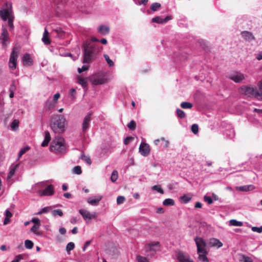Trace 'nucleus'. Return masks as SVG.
<instances>
[{"mask_svg": "<svg viewBox=\"0 0 262 262\" xmlns=\"http://www.w3.org/2000/svg\"><path fill=\"white\" fill-rule=\"evenodd\" d=\"M25 245L27 249H31L33 248L34 244L31 241L27 239L25 242Z\"/></svg>", "mask_w": 262, "mask_h": 262, "instance_id": "a19ab883", "label": "nucleus"}, {"mask_svg": "<svg viewBox=\"0 0 262 262\" xmlns=\"http://www.w3.org/2000/svg\"><path fill=\"white\" fill-rule=\"evenodd\" d=\"M136 259L138 262H149L146 257L140 255H138Z\"/></svg>", "mask_w": 262, "mask_h": 262, "instance_id": "864d4df0", "label": "nucleus"}, {"mask_svg": "<svg viewBox=\"0 0 262 262\" xmlns=\"http://www.w3.org/2000/svg\"><path fill=\"white\" fill-rule=\"evenodd\" d=\"M98 31L100 34L105 35L109 33L110 29L106 26L101 25L98 28Z\"/></svg>", "mask_w": 262, "mask_h": 262, "instance_id": "c85d7f7f", "label": "nucleus"}, {"mask_svg": "<svg viewBox=\"0 0 262 262\" xmlns=\"http://www.w3.org/2000/svg\"><path fill=\"white\" fill-rule=\"evenodd\" d=\"M50 150L55 154H63L66 152V146L64 139L60 136H56L52 141L50 147Z\"/></svg>", "mask_w": 262, "mask_h": 262, "instance_id": "39448f33", "label": "nucleus"}, {"mask_svg": "<svg viewBox=\"0 0 262 262\" xmlns=\"http://www.w3.org/2000/svg\"><path fill=\"white\" fill-rule=\"evenodd\" d=\"M66 122L63 116H54L52 118L50 127L54 133L61 134L65 131Z\"/></svg>", "mask_w": 262, "mask_h": 262, "instance_id": "20e7f679", "label": "nucleus"}, {"mask_svg": "<svg viewBox=\"0 0 262 262\" xmlns=\"http://www.w3.org/2000/svg\"><path fill=\"white\" fill-rule=\"evenodd\" d=\"M88 81H90L92 85H97L106 83L107 82V79L103 73L95 74L89 78H83V89H84L87 86Z\"/></svg>", "mask_w": 262, "mask_h": 262, "instance_id": "423d86ee", "label": "nucleus"}, {"mask_svg": "<svg viewBox=\"0 0 262 262\" xmlns=\"http://www.w3.org/2000/svg\"><path fill=\"white\" fill-rule=\"evenodd\" d=\"M39 192L41 196L52 195L54 193V186L53 185H49L45 189L40 190Z\"/></svg>", "mask_w": 262, "mask_h": 262, "instance_id": "4468645a", "label": "nucleus"}, {"mask_svg": "<svg viewBox=\"0 0 262 262\" xmlns=\"http://www.w3.org/2000/svg\"><path fill=\"white\" fill-rule=\"evenodd\" d=\"M52 214L54 217L56 216L57 215L62 216L63 215V212L60 209H56L52 211Z\"/></svg>", "mask_w": 262, "mask_h": 262, "instance_id": "37998d69", "label": "nucleus"}, {"mask_svg": "<svg viewBox=\"0 0 262 262\" xmlns=\"http://www.w3.org/2000/svg\"><path fill=\"white\" fill-rule=\"evenodd\" d=\"M5 217L11 218L12 216V214L11 212L8 209H7L5 212Z\"/></svg>", "mask_w": 262, "mask_h": 262, "instance_id": "774afa93", "label": "nucleus"}, {"mask_svg": "<svg viewBox=\"0 0 262 262\" xmlns=\"http://www.w3.org/2000/svg\"><path fill=\"white\" fill-rule=\"evenodd\" d=\"M73 172L74 173H76V174H80L81 173V166H75L73 168Z\"/></svg>", "mask_w": 262, "mask_h": 262, "instance_id": "4d7b16f0", "label": "nucleus"}, {"mask_svg": "<svg viewBox=\"0 0 262 262\" xmlns=\"http://www.w3.org/2000/svg\"><path fill=\"white\" fill-rule=\"evenodd\" d=\"M194 241L197 247V253L199 255V259L203 262H208V259L206 255L208 253L207 249V243L206 241L200 237H196Z\"/></svg>", "mask_w": 262, "mask_h": 262, "instance_id": "7ed1b4c3", "label": "nucleus"}, {"mask_svg": "<svg viewBox=\"0 0 262 262\" xmlns=\"http://www.w3.org/2000/svg\"><path fill=\"white\" fill-rule=\"evenodd\" d=\"M241 35L244 38V39L247 41H251L252 40H255V38L253 34L247 31H242L241 32Z\"/></svg>", "mask_w": 262, "mask_h": 262, "instance_id": "dca6fc26", "label": "nucleus"}, {"mask_svg": "<svg viewBox=\"0 0 262 262\" xmlns=\"http://www.w3.org/2000/svg\"><path fill=\"white\" fill-rule=\"evenodd\" d=\"M75 247L74 243L73 242L69 243L66 246V250L69 252L74 249Z\"/></svg>", "mask_w": 262, "mask_h": 262, "instance_id": "3c124183", "label": "nucleus"}, {"mask_svg": "<svg viewBox=\"0 0 262 262\" xmlns=\"http://www.w3.org/2000/svg\"><path fill=\"white\" fill-rule=\"evenodd\" d=\"M23 258L24 255L23 254H19L15 256V258L12 260V262H19Z\"/></svg>", "mask_w": 262, "mask_h": 262, "instance_id": "13d9d810", "label": "nucleus"}, {"mask_svg": "<svg viewBox=\"0 0 262 262\" xmlns=\"http://www.w3.org/2000/svg\"><path fill=\"white\" fill-rule=\"evenodd\" d=\"M17 57V52H16L14 49H13L11 53L9 61V67L10 69L12 70H14L16 69Z\"/></svg>", "mask_w": 262, "mask_h": 262, "instance_id": "0eeeda50", "label": "nucleus"}, {"mask_svg": "<svg viewBox=\"0 0 262 262\" xmlns=\"http://www.w3.org/2000/svg\"><path fill=\"white\" fill-rule=\"evenodd\" d=\"M11 128L13 130H16L19 126V121L17 119H14L10 125Z\"/></svg>", "mask_w": 262, "mask_h": 262, "instance_id": "72a5a7b5", "label": "nucleus"}, {"mask_svg": "<svg viewBox=\"0 0 262 262\" xmlns=\"http://www.w3.org/2000/svg\"><path fill=\"white\" fill-rule=\"evenodd\" d=\"M127 127L131 130H134L136 128V124L135 121L131 120L127 124Z\"/></svg>", "mask_w": 262, "mask_h": 262, "instance_id": "09e8293b", "label": "nucleus"}, {"mask_svg": "<svg viewBox=\"0 0 262 262\" xmlns=\"http://www.w3.org/2000/svg\"><path fill=\"white\" fill-rule=\"evenodd\" d=\"M52 35L59 39H62L64 37L65 32L60 28H57L53 30Z\"/></svg>", "mask_w": 262, "mask_h": 262, "instance_id": "2eb2a0df", "label": "nucleus"}, {"mask_svg": "<svg viewBox=\"0 0 262 262\" xmlns=\"http://www.w3.org/2000/svg\"><path fill=\"white\" fill-rule=\"evenodd\" d=\"M9 36V33L8 30L6 27L3 26L2 27V33L1 36H0V39L2 41V42L3 45H6V42L8 41V37Z\"/></svg>", "mask_w": 262, "mask_h": 262, "instance_id": "a211bd4d", "label": "nucleus"}, {"mask_svg": "<svg viewBox=\"0 0 262 262\" xmlns=\"http://www.w3.org/2000/svg\"><path fill=\"white\" fill-rule=\"evenodd\" d=\"M248 119L255 125H257L258 122L262 121V116H248Z\"/></svg>", "mask_w": 262, "mask_h": 262, "instance_id": "a878e982", "label": "nucleus"}, {"mask_svg": "<svg viewBox=\"0 0 262 262\" xmlns=\"http://www.w3.org/2000/svg\"><path fill=\"white\" fill-rule=\"evenodd\" d=\"M30 222L34 223L35 225H40V221L38 218H36V217L33 218Z\"/></svg>", "mask_w": 262, "mask_h": 262, "instance_id": "69168bd1", "label": "nucleus"}, {"mask_svg": "<svg viewBox=\"0 0 262 262\" xmlns=\"http://www.w3.org/2000/svg\"><path fill=\"white\" fill-rule=\"evenodd\" d=\"M224 133L226 136L230 139H232L235 136V132L232 128V127L230 125L229 126L228 129H227L225 130Z\"/></svg>", "mask_w": 262, "mask_h": 262, "instance_id": "bb28decb", "label": "nucleus"}, {"mask_svg": "<svg viewBox=\"0 0 262 262\" xmlns=\"http://www.w3.org/2000/svg\"><path fill=\"white\" fill-rule=\"evenodd\" d=\"M176 253L177 259L180 262H194L188 254H185L181 251H177Z\"/></svg>", "mask_w": 262, "mask_h": 262, "instance_id": "9d476101", "label": "nucleus"}, {"mask_svg": "<svg viewBox=\"0 0 262 262\" xmlns=\"http://www.w3.org/2000/svg\"><path fill=\"white\" fill-rule=\"evenodd\" d=\"M59 97H60V94L57 93L53 96V99H51V101H53V102H54L56 104L57 101L58 99L59 98Z\"/></svg>", "mask_w": 262, "mask_h": 262, "instance_id": "0e129e2a", "label": "nucleus"}, {"mask_svg": "<svg viewBox=\"0 0 262 262\" xmlns=\"http://www.w3.org/2000/svg\"><path fill=\"white\" fill-rule=\"evenodd\" d=\"M161 7V4L159 3H154L151 4L150 9L153 11H157L159 8Z\"/></svg>", "mask_w": 262, "mask_h": 262, "instance_id": "49530a36", "label": "nucleus"}, {"mask_svg": "<svg viewBox=\"0 0 262 262\" xmlns=\"http://www.w3.org/2000/svg\"><path fill=\"white\" fill-rule=\"evenodd\" d=\"M77 70L79 75L76 74L74 76V80L76 83L82 85V75H81L82 74V68H78Z\"/></svg>", "mask_w": 262, "mask_h": 262, "instance_id": "b1692460", "label": "nucleus"}, {"mask_svg": "<svg viewBox=\"0 0 262 262\" xmlns=\"http://www.w3.org/2000/svg\"><path fill=\"white\" fill-rule=\"evenodd\" d=\"M118 179V172L117 170H113L111 176V180L112 182H115Z\"/></svg>", "mask_w": 262, "mask_h": 262, "instance_id": "79ce46f5", "label": "nucleus"}, {"mask_svg": "<svg viewBox=\"0 0 262 262\" xmlns=\"http://www.w3.org/2000/svg\"><path fill=\"white\" fill-rule=\"evenodd\" d=\"M30 149V147L29 146H26L21 149L19 151V153L18 154V160L24 154H25L27 151H28Z\"/></svg>", "mask_w": 262, "mask_h": 262, "instance_id": "e433bc0d", "label": "nucleus"}, {"mask_svg": "<svg viewBox=\"0 0 262 262\" xmlns=\"http://www.w3.org/2000/svg\"><path fill=\"white\" fill-rule=\"evenodd\" d=\"M204 200L209 204H211L213 203V199L210 196L205 195L204 197Z\"/></svg>", "mask_w": 262, "mask_h": 262, "instance_id": "052dcab7", "label": "nucleus"}, {"mask_svg": "<svg viewBox=\"0 0 262 262\" xmlns=\"http://www.w3.org/2000/svg\"><path fill=\"white\" fill-rule=\"evenodd\" d=\"M97 217V214L95 212L90 213L86 210H83V218L86 221L87 223Z\"/></svg>", "mask_w": 262, "mask_h": 262, "instance_id": "f3484780", "label": "nucleus"}, {"mask_svg": "<svg viewBox=\"0 0 262 262\" xmlns=\"http://www.w3.org/2000/svg\"><path fill=\"white\" fill-rule=\"evenodd\" d=\"M104 57L110 67H112L114 66V62L111 59H110L108 55L104 54Z\"/></svg>", "mask_w": 262, "mask_h": 262, "instance_id": "8fccbe9b", "label": "nucleus"}, {"mask_svg": "<svg viewBox=\"0 0 262 262\" xmlns=\"http://www.w3.org/2000/svg\"><path fill=\"white\" fill-rule=\"evenodd\" d=\"M255 187L253 185H244L239 186L237 188V189L243 192H247L253 190Z\"/></svg>", "mask_w": 262, "mask_h": 262, "instance_id": "cd10ccee", "label": "nucleus"}, {"mask_svg": "<svg viewBox=\"0 0 262 262\" xmlns=\"http://www.w3.org/2000/svg\"><path fill=\"white\" fill-rule=\"evenodd\" d=\"M95 41H99V40L93 37L91 40H87L83 43V48L84 50L83 63L90 64L95 58V50L96 47V45L94 43ZM89 67V64L83 65V72L87 71Z\"/></svg>", "mask_w": 262, "mask_h": 262, "instance_id": "f257e3e1", "label": "nucleus"}, {"mask_svg": "<svg viewBox=\"0 0 262 262\" xmlns=\"http://www.w3.org/2000/svg\"><path fill=\"white\" fill-rule=\"evenodd\" d=\"M22 60L25 66H31L33 63V60L28 53H25L23 55Z\"/></svg>", "mask_w": 262, "mask_h": 262, "instance_id": "5701e85b", "label": "nucleus"}, {"mask_svg": "<svg viewBox=\"0 0 262 262\" xmlns=\"http://www.w3.org/2000/svg\"><path fill=\"white\" fill-rule=\"evenodd\" d=\"M181 107L182 108H191L192 107V104L188 102H183L181 104Z\"/></svg>", "mask_w": 262, "mask_h": 262, "instance_id": "58836bf2", "label": "nucleus"}, {"mask_svg": "<svg viewBox=\"0 0 262 262\" xmlns=\"http://www.w3.org/2000/svg\"><path fill=\"white\" fill-rule=\"evenodd\" d=\"M40 226L39 225H34L31 228L30 231L37 235H40V233L37 232V230L39 229Z\"/></svg>", "mask_w": 262, "mask_h": 262, "instance_id": "ea45409f", "label": "nucleus"}, {"mask_svg": "<svg viewBox=\"0 0 262 262\" xmlns=\"http://www.w3.org/2000/svg\"><path fill=\"white\" fill-rule=\"evenodd\" d=\"M42 40L46 45H49L50 43V40L48 36L43 35Z\"/></svg>", "mask_w": 262, "mask_h": 262, "instance_id": "bf43d9fd", "label": "nucleus"}, {"mask_svg": "<svg viewBox=\"0 0 262 262\" xmlns=\"http://www.w3.org/2000/svg\"><path fill=\"white\" fill-rule=\"evenodd\" d=\"M209 245L210 247H216L217 248L223 246L222 243L219 239L215 238H212L210 239Z\"/></svg>", "mask_w": 262, "mask_h": 262, "instance_id": "4be33fe9", "label": "nucleus"}, {"mask_svg": "<svg viewBox=\"0 0 262 262\" xmlns=\"http://www.w3.org/2000/svg\"><path fill=\"white\" fill-rule=\"evenodd\" d=\"M191 198L187 195H184L181 196V198H180L181 201L185 204L187 203L188 202H189L191 200Z\"/></svg>", "mask_w": 262, "mask_h": 262, "instance_id": "a18cd8bd", "label": "nucleus"}, {"mask_svg": "<svg viewBox=\"0 0 262 262\" xmlns=\"http://www.w3.org/2000/svg\"><path fill=\"white\" fill-rule=\"evenodd\" d=\"M152 190H155L161 194L164 193V190L159 185H154L151 187Z\"/></svg>", "mask_w": 262, "mask_h": 262, "instance_id": "c9c22d12", "label": "nucleus"}, {"mask_svg": "<svg viewBox=\"0 0 262 262\" xmlns=\"http://www.w3.org/2000/svg\"><path fill=\"white\" fill-rule=\"evenodd\" d=\"M159 242H154L147 244L145 247L146 252L147 253H149V254H147V256L151 257L154 255H155L157 251V250L155 248V247L159 246Z\"/></svg>", "mask_w": 262, "mask_h": 262, "instance_id": "6e6552de", "label": "nucleus"}, {"mask_svg": "<svg viewBox=\"0 0 262 262\" xmlns=\"http://www.w3.org/2000/svg\"><path fill=\"white\" fill-rule=\"evenodd\" d=\"M56 103L53 101H51V98H49L45 103L43 105V110L48 113H51L53 112V111L55 109Z\"/></svg>", "mask_w": 262, "mask_h": 262, "instance_id": "9b49d317", "label": "nucleus"}, {"mask_svg": "<svg viewBox=\"0 0 262 262\" xmlns=\"http://www.w3.org/2000/svg\"><path fill=\"white\" fill-rule=\"evenodd\" d=\"M76 89L77 88H73L70 89V90L69 92V97L72 100H75L76 98V95H77Z\"/></svg>", "mask_w": 262, "mask_h": 262, "instance_id": "c756f323", "label": "nucleus"}, {"mask_svg": "<svg viewBox=\"0 0 262 262\" xmlns=\"http://www.w3.org/2000/svg\"><path fill=\"white\" fill-rule=\"evenodd\" d=\"M252 231L257 233H261L262 232V226H260V227H252Z\"/></svg>", "mask_w": 262, "mask_h": 262, "instance_id": "680f3d73", "label": "nucleus"}, {"mask_svg": "<svg viewBox=\"0 0 262 262\" xmlns=\"http://www.w3.org/2000/svg\"><path fill=\"white\" fill-rule=\"evenodd\" d=\"M91 116H85L83 120V132L89 127V122L91 120ZM85 135L83 133V144L84 143Z\"/></svg>", "mask_w": 262, "mask_h": 262, "instance_id": "412c9836", "label": "nucleus"}, {"mask_svg": "<svg viewBox=\"0 0 262 262\" xmlns=\"http://www.w3.org/2000/svg\"><path fill=\"white\" fill-rule=\"evenodd\" d=\"M229 78L234 82L238 83L245 79V76L241 73L235 72L230 74Z\"/></svg>", "mask_w": 262, "mask_h": 262, "instance_id": "f8f14e48", "label": "nucleus"}, {"mask_svg": "<svg viewBox=\"0 0 262 262\" xmlns=\"http://www.w3.org/2000/svg\"><path fill=\"white\" fill-rule=\"evenodd\" d=\"M0 18L4 21H8L10 31L14 29L13 21L14 16L12 10V3L6 2L0 10Z\"/></svg>", "mask_w": 262, "mask_h": 262, "instance_id": "f03ea898", "label": "nucleus"}, {"mask_svg": "<svg viewBox=\"0 0 262 262\" xmlns=\"http://www.w3.org/2000/svg\"><path fill=\"white\" fill-rule=\"evenodd\" d=\"M102 198L101 196H92L87 199V202L92 206H97Z\"/></svg>", "mask_w": 262, "mask_h": 262, "instance_id": "6ab92c4d", "label": "nucleus"}, {"mask_svg": "<svg viewBox=\"0 0 262 262\" xmlns=\"http://www.w3.org/2000/svg\"><path fill=\"white\" fill-rule=\"evenodd\" d=\"M51 140L50 134L48 130L45 132V139L41 145L42 147L47 146Z\"/></svg>", "mask_w": 262, "mask_h": 262, "instance_id": "393cba45", "label": "nucleus"}, {"mask_svg": "<svg viewBox=\"0 0 262 262\" xmlns=\"http://www.w3.org/2000/svg\"><path fill=\"white\" fill-rule=\"evenodd\" d=\"M229 225L233 226H242L243 223L242 222L238 221L236 220H231L229 221Z\"/></svg>", "mask_w": 262, "mask_h": 262, "instance_id": "7c9ffc66", "label": "nucleus"}, {"mask_svg": "<svg viewBox=\"0 0 262 262\" xmlns=\"http://www.w3.org/2000/svg\"><path fill=\"white\" fill-rule=\"evenodd\" d=\"M16 90V85L15 84V81L13 80L10 85L9 91L12 92H15Z\"/></svg>", "mask_w": 262, "mask_h": 262, "instance_id": "de8ad7c7", "label": "nucleus"}, {"mask_svg": "<svg viewBox=\"0 0 262 262\" xmlns=\"http://www.w3.org/2000/svg\"><path fill=\"white\" fill-rule=\"evenodd\" d=\"M125 200V198L123 196H118L117 198V203L118 205H120L124 203Z\"/></svg>", "mask_w": 262, "mask_h": 262, "instance_id": "6e6d98bb", "label": "nucleus"}, {"mask_svg": "<svg viewBox=\"0 0 262 262\" xmlns=\"http://www.w3.org/2000/svg\"><path fill=\"white\" fill-rule=\"evenodd\" d=\"M170 16H167L165 18L163 19L160 16H156L152 18V21L158 24H164L171 19Z\"/></svg>", "mask_w": 262, "mask_h": 262, "instance_id": "aec40b11", "label": "nucleus"}, {"mask_svg": "<svg viewBox=\"0 0 262 262\" xmlns=\"http://www.w3.org/2000/svg\"><path fill=\"white\" fill-rule=\"evenodd\" d=\"M240 262H253L252 259L245 255L242 254L241 258L239 260Z\"/></svg>", "mask_w": 262, "mask_h": 262, "instance_id": "4c0bfd02", "label": "nucleus"}, {"mask_svg": "<svg viewBox=\"0 0 262 262\" xmlns=\"http://www.w3.org/2000/svg\"><path fill=\"white\" fill-rule=\"evenodd\" d=\"M83 161H84L89 166L92 164V161L90 159V157L89 156H86L83 154Z\"/></svg>", "mask_w": 262, "mask_h": 262, "instance_id": "5fc2aeb1", "label": "nucleus"}, {"mask_svg": "<svg viewBox=\"0 0 262 262\" xmlns=\"http://www.w3.org/2000/svg\"><path fill=\"white\" fill-rule=\"evenodd\" d=\"M163 204L164 206H172L174 204V201L172 199H166L163 202Z\"/></svg>", "mask_w": 262, "mask_h": 262, "instance_id": "f704fd0d", "label": "nucleus"}, {"mask_svg": "<svg viewBox=\"0 0 262 262\" xmlns=\"http://www.w3.org/2000/svg\"><path fill=\"white\" fill-rule=\"evenodd\" d=\"M50 210H51V207H46L40 209L42 213H48Z\"/></svg>", "mask_w": 262, "mask_h": 262, "instance_id": "338daca9", "label": "nucleus"}, {"mask_svg": "<svg viewBox=\"0 0 262 262\" xmlns=\"http://www.w3.org/2000/svg\"><path fill=\"white\" fill-rule=\"evenodd\" d=\"M241 92L248 97H254L257 98V90L250 86H245L241 88Z\"/></svg>", "mask_w": 262, "mask_h": 262, "instance_id": "1a4fd4ad", "label": "nucleus"}, {"mask_svg": "<svg viewBox=\"0 0 262 262\" xmlns=\"http://www.w3.org/2000/svg\"><path fill=\"white\" fill-rule=\"evenodd\" d=\"M139 149L141 155L145 157L148 156L150 152L149 146L145 143H141Z\"/></svg>", "mask_w": 262, "mask_h": 262, "instance_id": "ddd939ff", "label": "nucleus"}, {"mask_svg": "<svg viewBox=\"0 0 262 262\" xmlns=\"http://www.w3.org/2000/svg\"><path fill=\"white\" fill-rule=\"evenodd\" d=\"M191 130L194 134H198L199 132V126L196 124H193L192 125Z\"/></svg>", "mask_w": 262, "mask_h": 262, "instance_id": "603ef678", "label": "nucleus"}, {"mask_svg": "<svg viewBox=\"0 0 262 262\" xmlns=\"http://www.w3.org/2000/svg\"><path fill=\"white\" fill-rule=\"evenodd\" d=\"M134 140V138L132 137H127L124 140V143L125 145L128 144L130 141Z\"/></svg>", "mask_w": 262, "mask_h": 262, "instance_id": "e2e57ef3", "label": "nucleus"}, {"mask_svg": "<svg viewBox=\"0 0 262 262\" xmlns=\"http://www.w3.org/2000/svg\"><path fill=\"white\" fill-rule=\"evenodd\" d=\"M61 56H69V57H71L72 58V59L74 60V61H75L77 58L78 57H79V54H77V55L76 56H74L72 54L70 53H63Z\"/></svg>", "mask_w": 262, "mask_h": 262, "instance_id": "c03bdc74", "label": "nucleus"}, {"mask_svg": "<svg viewBox=\"0 0 262 262\" xmlns=\"http://www.w3.org/2000/svg\"><path fill=\"white\" fill-rule=\"evenodd\" d=\"M258 90H257V98L262 99V81L260 82L258 85Z\"/></svg>", "mask_w": 262, "mask_h": 262, "instance_id": "473e14b6", "label": "nucleus"}, {"mask_svg": "<svg viewBox=\"0 0 262 262\" xmlns=\"http://www.w3.org/2000/svg\"><path fill=\"white\" fill-rule=\"evenodd\" d=\"M18 166V164H16L11 167L10 172L8 175V178L10 179L14 174Z\"/></svg>", "mask_w": 262, "mask_h": 262, "instance_id": "2f4dec72", "label": "nucleus"}]
</instances>
